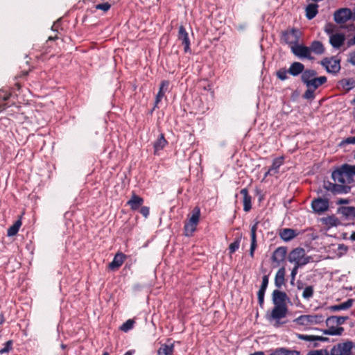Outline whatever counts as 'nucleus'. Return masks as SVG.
Instances as JSON below:
<instances>
[{
    "instance_id": "obj_44",
    "label": "nucleus",
    "mask_w": 355,
    "mask_h": 355,
    "mask_svg": "<svg viewBox=\"0 0 355 355\" xmlns=\"http://www.w3.org/2000/svg\"><path fill=\"white\" fill-rule=\"evenodd\" d=\"M315 89L311 88H307L306 92L303 94V98L307 100H312L315 98L314 92Z\"/></svg>"
},
{
    "instance_id": "obj_14",
    "label": "nucleus",
    "mask_w": 355,
    "mask_h": 355,
    "mask_svg": "<svg viewBox=\"0 0 355 355\" xmlns=\"http://www.w3.org/2000/svg\"><path fill=\"white\" fill-rule=\"evenodd\" d=\"M345 40V35L343 33L331 34L329 36V43L334 49H340Z\"/></svg>"
},
{
    "instance_id": "obj_17",
    "label": "nucleus",
    "mask_w": 355,
    "mask_h": 355,
    "mask_svg": "<svg viewBox=\"0 0 355 355\" xmlns=\"http://www.w3.org/2000/svg\"><path fill=\"white\" fill-rule=\"evenodd\" d=\"M126 256L122 252H117L113 260L109 263L108 268L111 270L118 269L123 263Z\"/></svg>"
},
{
    "instance_id": "obj_31",
    "label": "nucleus",
    "mask_w": 355,
    "mask_h": 355,
    "mask_svg": "<svg viewBox=\"0 0 355 355\" xmlns=\"http://www.w3.org/2000/svg\"><path fill=\"white\" fill-rule=\"evenodd\" d=\"M317 76L316 71L313 69H306L301 75V80L304 84L308 83L311 79L315 78Z\"/></svg>"
},
{
    "instance_id": "obj_4",
    "label": "nucleus",
    "mask_w": 355,
    "mask_h": 355,
    "mask_svg": "<svg viewBox=\"0 0 355 355\" xmlns=\"http://www.w3.org/2000/svg\"><path fill=\"white\" fill-rule=\"evenodd\" d=\"M320 64L330 73H337L340 70V59L336 56L324 58L320 61Z\"/></svg>"
},
{
    "instance_id": "obj_57",
    "label": "nucleus",
    "mask_w": 355,
    "mask_h": 355,
    "mask_svg": "<svg viewBox=\"0 0 355 355\" xmlns=\"http://www.w3.org/2000/svg\"><path fill=\"white\" fill-rule=\"evenodd\" d=\"M345 143L350 144H355V137H348L345 140Z\"/></svg>"
},
{
    "instance_id": "obj_49",
    "label": "nucleus",
    "mask_w": 355,
    "mask_h": 355,
    "mask_svg": "<svg viewBox=\"0 0 355 355\" xmlns=\"http://www.w3.org/2000/svg\"><path fill=\"white\" fill-rule=\"evenodd\" d=\"M300 268H301V266L294 265V267L293 268L291 272V284H293L295 279V276L297 274L298 269Z\"/></svg>"
},
{
    "instance_id": "obj_59",
    "label": "nucleus",
    "mask_w": 355,
    "mask_h": 355,
    "mask_svg": "<svg viewBox=\"0 0 355 355\" xmlns=\"http://www.w3.org/2000/svg\"><path fill=\"white\" fill-rule=\"evenodd\" d=\"M266 291L259 289L257 293V297L258 298L264 297Z\"/></svg>"
},
{
    "instance_id": "obj_53",
    "label": "nucleus",
    "mask_w": 355,
    "mask_h": 355,
    "mask_svg": "<svg viewBox=\"0 0 355 355\" xmlns=\"http://www.w3.org/2000/svg\"><path fill=\"white\" fill-rule=\"evenodd\" d=\"M324 31L328 35H331V34H334V25L331 24H327L324 28Z\"/></svg>"
},
{
    "instance_id": "obj_56",
    "label": "nucleus",
    "mask_w": 355,
    "mask_h": 355,
    "mask_svg": "<svg viewBox=\"0 0 355 355\" xmlns=\"http://www.w3.org/2000/svg\"><path fill=\"white\" fill-rule=\"evenodd\" d=\"M348 168L351 173L352 178H354V175H355V165L352 166V165L348 164Z\"/></svg>"
},
{
    "instance_id": "obj_60",
    "label": "nucleus",
    "mask_w": 355,
    "mask_h": 355,
    "mask_svg": "<svg viewBox=\"0 0 355 355\" xmlns=\"http://www.w3.org/2000/svg\"><path fill=\"white\" fill-rule=\"evenodd\" d=\"M352 45H355V35L347 42L348 46H351Z\"/></svg>"
},
{
    "instance_id": "obj_33",
    "label": "nucleus",
    "mask_w": 355,
    "mask_h": 355,
    "mask_svg": "<svg viewBox=\"0 0 355 355\" xmlns=\"http://www.w3.org/2000/svg\"><path fill=\"white\" fill-rule=\"evenodd\" d=\"M166 144L167 141L165 139L164 135L161 134L153 145L155 154H156L159 150H162Z\"/></svg>"
},
{
    "instance_id": "obj_23",
    "label": "nucleus",
    "mask_w": 355,
    "mask_h": 355,
    "mask_svg": "<svg viewBox=\"0 0 355 355\" xmlns=\"http://www.w3.org/2000/svg\"><path fill=\"white\" fill-rule=\"evenodd\" d=\"M297 233L296 231L291 228H284L279 232L280 238L286 242L291 241L293 239L297 236Z\"/></svg>"
},
{
    "instance_id": "obj_47",
    "label": "nucleus",
    "mask_w": 355,
    "mask_h": 355,
    "mask_svg": "<svg viewBox=\"0 0 355 355\" xmlns=\"http://www.w3.org/2000/svg\"><path fill=\"white\" fill-rule=\"evenodd\" d=\"M306 355H330L327 349H318L309 352Z\"/></svg>"
},
{
    "instance_id": "obj_27",
    "label": "nucleus",
    "mask_w": 355,
    "mask_h": 355,
    "mask_svg": "<svg viewBox=\"0 0 355 355\" xmlns=\"http://www.w3.org/2000/svg\"><path fill=\"white\" fill-rule=\"evenodd\" d=\"M174 352V344H162L157 350V355H173Z\"/></svg>"
},
{
    "instance_id": "obj_3",
    "label": "nucleus",
    "mask_w": 355,
    "mask_h": 355,
    "mask_svg": "<svg viewBox=\"0 0 355 355\" xmlns=\"http://www.w3.org/2000/svg\"><path fill=\"white\" fill-rule=\"evenodd\" d=\"M330 199L329 194L324 193L322 196L314 198L311 203L313 211L317 214H322L329 209Z\"/></svg>"
},
{
    "instance_id": "obj_41",
    "label": "nucleus",
    "mask_w": 355,
    "mask_h": 355,
    "mask_svg": "<svg viewBox=\"0 0 355 355\" xmlns=\"http://www.w3.org/2000/svg\"><path fill=\"white\" fill-rule=\"evenodd\" d=\"M135 322L133 320L129 319L126 320L120 327V329L124 332H127L132 329L134 327Z\"/></svg>"
},
{
    "instance_id": "obj_39",
    "label": "nucleus",
    "mask_w": 355,
    "mask_h": 355,
    "mask_svg": "<svg viewBox=\"0 0 355 355\" xmlns=\"http://www.w3.org/2000/svg\"><path fill=\"white\" fill-rule=\"evenodd\" d=\"M241 241V236H240L236 238L234 241L229 245L228 250L230 254L234 253L239 248Z\"/></svg>"
},
{
    "instance_id": "obj_37",
    "label": "nucleus",
    "mask_w": 355,
    "mask_h": 355,
    "mask_svg": "<svg viewBox=\"0 0 355 355\" xmlns=\"http://www.w3.org/2000/svg\"><path fill=\"white\" fill-rule=\"evenodd\" d=\"M283 163L284 158L282 157H277L273 159L272 164L270 168L275 173V174H277L279 172V167L283 164Z\"/></svg>"
},
{
    "instance_id": "obj_61",
    "label": "nucleus",
    "mask_w": 355,
    "mask_h": 355,
    "mask_svg": "<svg viewBox=\"0 0 355 355\" xmlns=\"http://www.w3.org/2000/svg\"><path fill=\"white\" fill-rule=\"evenodd\" d=\"M275 173L269 168L268 170L265 173L264 178H266L268 175H274Z\"/></svg>"
},
{
    "instance_id": "obj_63",
    "label": "nucleus",
    "mask_w": 355,
    "mask_h": 355,
    "mask_svg": "<svg viewBox=\"0 0 355 355\" xmlns=\"http://www.w3.org/2000/svg\"><path fill=\"white\" fill-rule=\"evenodd\" d=\"M250 355H265V354L262 351H259V352H256L254 353L250 354Z\"/></svg>"
},
{
    "instance_id": "obj_2",
    "label": "nucleus",
    "mask_w": 355,
    "mask_h": 355,
    "mask_svg": "<svg viewBox=\"0 0 355 355\" xmlns=\"http://www.w3.org/2000/svg\"><path fill=\"white\" fill-rule=\"evenodd\" d=\"M288 260L290 263L301 267L313 261L312 257L307 256L305 250L300 247L294 248L288 253Z\"/></svg>"
},
{
    "instance_id": "obj_19",
    "label": "nucleus",
    "mask_w": 355,
    "mask_h": 355,
    "mask_svg": "<svg viewBox=\"0 0 355 355\" xmlns=\"http://www.w3.org/2000/svg\"><path fill=\"white\" fill-rule=\"evenodd\" d=\"M327 81V77L322 76L320 77H315L311 79L310 81H308V83L304 85L307 88H311L316 90L319 87L326 83Z\"/></svg>"
},
{
    "instance_id": "obj_51",
    "label": "nucleus",
    "mask_w": 355,
    "mask_h": 355,
    "mask_svg": "<svg viewBox=\"0 0 355 355\" xmlns=\"http://www.w3.org/2000/svg\"><path fill=\"white\" fill-rule=\"evenodd\" d=\"M139 212L141 213V214H142L143 216L147 218L150 214V209L148 207L141 206Z\"/></svg>"
},
{
    "instance_id": "obj_1",
    "label": "nucleus",
    "mask_w": 355,
    "mask_h": 355,
    "mask_svg": "<svg viewBox=\"0 0 355 355\" xmlns=\"http://www.w3.org/2000/svg\"><path fill=\"white\" fill-rule=\"evenodd\" d=\"M331 178L334 182H324V188L327 191L333 195L346 194L351 191L349 184L353 182L354 178H352L348 164H344L333 171Z\"/></svg>"
},
{
    "instance_id": "obj_36",
    "label": "nucleus",
    "mask_w": 355,
    "mask_h": 355,
    "mask_svg": "<svg viewBox=\"0 0 355 355\" xmlns=\"http://www.w3.org/2000/svg\"><path fill=\"white\" fill-rule=\"evenodd\" d=\"M198 224L193 223L188 221L185 223L184 227V234L187 236H192L193 233L196 231Z\"/></svg>"
},
{
    "instance_id": "obj_9",
    "label": "nucleus",
    "mask_w": 355,
    "mask_h": 355,
    "mask_svg": "<svg viewBox=\"0 0 355 355\" xmlns=\"http://www.w3.org/2000/svg\"><path fill=\"white\" fill-rule=\"evenodd\" d=\"M324 317L322 315H302L296 318L295 321L300 325L319 324L322 322Z\"/></svg>"
},
{
    "instance_id": "obj_12",
    "label": "nucleus",
    "mask_w": 355,
    "mask_h": 355,
    "mask_svg": "<svg viewBox=\"0 0 355 355\" xmlns=\"http://www.w3.org/2000/svg\"><path fill=\"white\" fill-rule=\"evenodd\" d=\"M336 213L346 220H355V207L340 206L337 208Z\"/></svg>"
},
{
    "instance_id": "obj_54",
    "label": "nucleus",
    "mask_w": 355,
    "mask_h": 355,
    "mask_svg": "<svg viewBox=\"0 0 355 355\" xmlns=\"http://www.w3.org/2000/svg\"><path fill=\"white\" fill-rule=\"evenodd\" d=\"M351 202V200L349 198H339L336 204L337 205H347Z\"/></svg>"
},
{
    "instance_id": "obj_34",
    "label": "nucleus",
    "mask_w": 355,
    "mask_h": 355,
    "mask_svg": "<svg viewBox=\"0 0 355 355\" xmlns=\"http://www.w3.org/2000/svg\"><path fill=\"white\" fill-rule=\"evenodd\" d=\"M21 224L22 223L20 218L16 220L15 223L8 229L7 236H13L16 235L19 232V230L21 226Z\"/></svg>"
},
{
    "instance_id": "obj_15",
    "label": "nucleus",
    "mask_w": 355,
    "mask_h": 355,
    "mask_svg": "<svg viewBox=\"0 0 355 355\" xmlns=\"http://www.w3.org/2000/svg\"><path fill=\"white\" fill-rule=\"evenodd\" d=\"M268 355H300V352L297 350L282 347L270 349Z\"/></svg>"
},
{
    "instance_id": "obj_16",
    "label": "nucleus",
    "mask_w": 355,
    "mask_h": 355,
    "mask_svg": "<svg viewBox=\"0 0 355 355\" xmlns=\"http://www.w3.org/2000/svg\"><path fill=\"white\" fill-rule=\"evenodd\" d=\"M272 302L275 305L286 304V301L288 300L287 295L285 292L279 289L274 290L272 294Z\"/></svg>"
},
{
    "instance_id": "obj_43",
    "label": "nucleus",
    "mask_w": 355,
    "mask_h": 355,
    "mask_svg": "<svg viewBox=\"0 0 355 355\" xmlns=\"http://www.w3.org/2000/svg\"><path fill=\"white\" fill-rule=\"evenodd\" d=\"M324 223L326 225L336 226L338 224L339 220L336 216H330L324 218Z\"/></svg>"
},
{
    "instance_id": "obj_10",
    "label": "nucleus",
    "mask_w": 355,
    "mask_h": 355,
    "mask_svg": "<svg viewBox=\"0 0 355 355\" xmlns=\"http://www.w3.org/2000/svg\"><path fill=\"white\" fill-rule=\"evenodd\" d=\"M287 247L280 246L278 247L272 253L271 260L273 263H276V266H278L285 261L287 254Z\"/></svg>"
},
{
    "instance_id": "obj_18",
    "label": "nucleus",
    "mask_w": 355,
    "mask_h": 355,
    "mask_svg": "<svg viewBox=\"0 0 355 355\" xmlns=\"http://www.w3.org/2000/svg\"><path fill=\"white\" fill-rule=\"evenodd\" d=\"M258 222H256L255 224H254L251 227L250 230V236H251V244H250V255L252 258L254 257V253L257 248V225Z\"/></svg>"
},
{
    "instance_id": "obj_11",
    "label": "nucleus",
    "mask_w": 355,
    "mask_h": 355,
    "mask_svg": "<svg viewBox=\"0 0 355 355\" xmlns=\"http://www.w3.org/2000/svg\"><path fill=\"white\" fill-rule=\"evenodd\" d=\"M178 38L180 41H181L182 44L184 46V51L185 53H191V43L189 34L182 25L179 27Z\"/></svg>"
},
{
    "instance_id": "obj_48",
    "label": "nucleus",
    "mask_w": 355,
    "mask_h": 355,
    "mask_svg": "<svg viewBox=\"0 0 355 355\" xmlns=\"http://www.w3.org/2000/svg\"><path fill=\"white\" fill-rule=\"evenodd\" d=\"M269 278L268 275H263L262 277V282L259 289L266 291L268 285Z\"/></svg>"
},
{
    "instance_id": "obj_21",
    "label": "nucleus",
    "mask_w": 355,
    "mask_h": 355,
    "mask_svg": "<svg viewBox=\"0 0 355 355\" xmlns=\"http://www.w3.org/2000/svg\"><path fill=\"white\" fill-rule=\"evenodd\" d=\"M285 274L286 269L284 266L277 270L275 277V285L277 288H281L285 284Z\"/></svg>"
},
{
    "instance_id": "obj_58",
    "label": "nucleus",
    "mask_w": 355,
    "mask_h": 355,
    "mask_svg": "<svg viewBox=\"0 0 355 355\" xmlns=\"http://www.w3.org/2000/svg\"><path fill=\"white\" fill-rule=\"evenodd\" d=\"M338 250H342L343 252H347V250H348V248L347 246H346L344 244H340L338 245Z\"/></svg>"
},
{
    "instance_id": "obj_7",
    "label": "nucleus",
    "mask_w": 355,
    "mask_h": 355,
    "mask_svg": "<svg viewBox=\"0 0 355 355\" xmlns=\"http://www.w3.org/2000/svg\"><path fill=\"white\" fill-rule=\"evenodd\" d=\"M288 312L286 304L275 305L271 313L267 315L268 320H275L279 323V320L285 318Z\"/></svg>"
},
{
    "instance_id": "obj_35",
    "label": "nucleus",
    "mask_w": 355,
    "mask_h": 355,
    "mask_svg": "<svg viewBox=\"0 0 355 355\" xmlns=\"http://www.w3.org/2000/svg\"><path fill=\"white\" fill-rule=\"evenodd\" d=\"M333 325L334 324L328 326L329 329L324 330L323 333L326 335H331V336L341 335L344 331V329L343 327H334Z\"/></svg>"
},
{
    "instance_id": "obj_42",
    "label": "nucleus",
    "mask_w": 355,
    "mask_h": 355,
    "mask_svg": "<svg viewBox=\"0 0 355 355\" xmlns=\"http://www.w3.org/2000/svg\"><path fill=\"white\" fill-rule=\"evenodd\" d=\"M288 73V69L287 70L285 67L281 68L276 71L277 77L281 80H285L288 78L287 73Z\"/></svg>"
},
{
    "instance_id": "obj_30",
    "label": "nucleus",
    "mask_w": 355,
    "mask_h": 355,
    "mask_svg": "<svg viewBox=\"0 0 355 355\" xmlns=\"http://www.w3.org/2000/svg\"><path fill=\"white\" fill-rule=\"evenodd\" d=\"M339 85L346 91L355 87V78H343L339 81Z\"/></svg>"
},
{
    "instance_id": "obj_45",
    "label": "nucleus",
    "mask_w": 355,
    "mask_h": 355,
    "mask_svg": "<svg viewBox=\"0 0 355 355\" xmlns=\"http://www.w3.org/2000/svg\"><path fill=\"white\" fill-rule=\"evenodd\" d=\"M12 340H8L4 343V346L0 349V354H3L10 352L12 349Z\"/></svg>"
},
{
    "instance_id": "obj_6",
    "label": "nucleus",
    "mask_w": 355,
    "mask_h": 355,
    "mask_svg": "<svg viewBox=\"0 0 355 355\" xmlns=\"http://www.w3.org/2000/svg\"><path fill=\"white\" fill-rule=\"evenodd\" d=\"M353 347L352 341L339 343L331 348L330 355H351Z\"/></svg>"
},
{
    "instance_id": "obj_38",
    "label": "nucleus",
    "mask_w": 355,
    "mask_h": 355,
    "mask_svg": "<svg viewBox=\"0 0 355 355\" xmlns=\"http://www.w3.org/2000/svg\"><path fill=\"white\" fill-rule=\"evenodd\" d=\"M200 216V208L198 207H196L193 208V209L192 211V215H191V218H189V221H190L193 223L198 224L199 222Z\"/></svg>"
},
{
    "instance_id": "obj_5",
    "label": "nucleus",
    "mask_w": 355,
    "mask_h": 355,
    "mask_svg": "<svg viewBox=\"0 0 355 355\" xmlns=\"http://www.w3.org/2000/svg\"><path fill=\"white\" fill-rule=\"evenodd\" d=\"M301 32L295 28L284 31L282 34V40L288 44H296L299 42Z\"/></svg>"
},
{
    "instance_id": "obj_46",
    "label": "nucleus",
    "mask_w": 355,
    "mask_h": 355,
    "mask_svg": "<svg viewBox=\"0 0 355 355\" xmlns=\"http://www.w3.org/2000/svg\"><path fill=\"white\" fill-rule=\"evenodd\" d=\"M111 8V4L108 2H105L103 3H99L95 6V8L97 10H101L103 12L108 11Z\"/></svg>"
},
{
    "instance_id": "obj_29",
    "label": "nucleus",
    "mask_w": 355,
    "mask_h": 355,
    "mask_svg": "<svg viewBox=\"0 0 355 355\" xmlns=\"http://www.w3.org/2000/svg\"><path fill=\"white\" fill-rule=\"evenodd\" d=\"M318 6L315 3H310L306 7V17L308 19H313L318 12Z\"/></svg>"
},
{
    "instance_id": "obj_40",
    "label": "nucleus",
    "mask_w": 355,
    "mask_h": 355,
    "mask_svg": "<svg viewBox=\"0 0 355 355\" xmlns=\"http://www.w3.org/2000/svg\"><path fill=\"white\" fill-rule=\"evenodd\" d=\"M314 288L313 286H306L302 293V297L306 300H309L313 296Z\"/></svg>"
},
{
    "instance_id": "obj_50",
    "label": "nucleus",
    "mask_w": 355,
    "mask_h": 355,
    "mask_svg": "<svg viewBox=\"0 0 355 355\" xmlns=\"http://www.w3.org/2000/svg\"><path fill=\"white\" fill-rule=\"evenodd\" d=\"M297 338L305 341H313V335L297 334Z\"/></svg>"
},
{
    "instance_id": "obj_13",
    "label": "nucleus",
    "mask_w": 355,
    "mask_h": 355,
    "mask_svg": "<svg viewBox=\"0 0 355 355\" xmlns=\"http://www.w3.org/2000/svg\"><path fill=\"white\" fill-rule=\"evenodd\" d=\"M293 53L300 58H305L309 60H312L313 58L311 56L310 48L303 45H297L292 47Z\"/></svg>"
},
{
    "instance_id": "obj_22",
    "label": "nucleus",
    "mask_w": 355,
    "mask_h": 355,
    "mask_svg": "<svg viewBox=\"0 0 355 355\" xmlns=\"http://www.w3.org/2000/svg\"><path fill=\"white\" fill-rule=\"evenodd\" d=\"M240 193L243 196V210L248 212L252 209V197L249 195L246 188L242 189Z\"/></svg>"
},
{
    "instance_id": "obj_24",
    "label": "nucleus",
    "mask_w": 355,
    "mask_h": 355,
    "mask_svg": "<svg viewBox=\"0 0 355 355\" xmlns=\"http://www.w3.org/2000/svg\"><path fill=\"white\" fill-rule=\"evenodd\" d=\"M304 71V65L302 63L294 62L288 69V73L293 76H297L300 73L302 74Z\"/></svg>"
},
{
    "instance_id": "obj_52",
    "label": "nucleus",
    "mask_w": 355,
    "mask_h": 355,
    "mask_svg": "<svg viewBox=\"0 0 355 355\" xmlns=\"http://www.w3.org/2000/svg\"><path fill=\"white\" fill-rule=\"evenodd\" d=\"M347 62L352 65L355 66V51L349 53Z\"/></svg>"
},
{
    "instance_id": "obj_25",
    "label": "nucleus",
    "mask_w": 355,
    "mask_h": 355,
    "mask_svg": "<svg viewBox=\"0 0 355 355\" xmlns=\"http://www.w3.org/2000/svg\"><path fill=\"white\" fill-rule=\"evenodd\" d=\"M168 85H169L168 81H167V80L162 81L160 86H159V92L156 95L155 107L157 106V105L161 101L162 98L164 97L165 92L168 89Z\"/></svg>"
},
{
    "instance_id": "obj_55",
    "label": "nucleus",
    "mask_w": 355,
    "mask_h": 355,
    "mask_svg": "<svg viewBox=\"0 0 355 355\" xmlns=\"http://www.w3.org/2000/svg\"><path fill=\"white\" fill-rule=\"evenodd\" d=\"M329 340L327 337H323L320 336H313V341H327Z\"/></svg>"
},
{
    "instance_id": "obj_28",
    "label": "nucleus",
    "mask_w": 355,
    "mask_h": 355,
    "mask_svg": "<svg viewBox=\"0 0 355 355\" xmlns=\"http://www.w3.org/2000/svg\"><path fill=\"white\" fill-rule=\"evenodd\" d=\"M348 316H331L329 317L326 320V324L327 326H330L331 324H343L347 320H348Z\"/></svg>"
},
{
    "instance_id": "obj_8",
    "label": "nucleus",
    "mask_w": 355,
    "mask_h": 355,
    "mask_svg": "<svg viewBox=\"0 0 355 355\" xmlns=\"http://www.w3.org/2000/svg\"><path fill=\"white\" fill-rule=\"evenodd\" d=\"M352 17V12L347 8H339L334 13V19L338 24L346 23Z\"/></svg>"
},
{
    "instance_id": "obj_32",
    "label": "nucleus",
    "mask_w": 355,
    "mask_h": 355,
    "mask_svg": "<svg viewBox=\"0 0 355 355\" xmlns=\"http://www.w3.org/2000/svg\"><path fill=\"white\" fill-rule=\"evenodd\" d=\"M354 300L352 299H348L347 301L331 306V310L334 311L346 310L349 309L353 304Z\"/></svg>"
},
{
    "instance_id": "obj_64",
    "label": "nucleus",
    "mask_w": 355,
    "mask_h": 355,
    "mask_svg": "<svg viewBox=\"0 0 355 355\" xmlns=\"http://www.w3.org/2000/svg\"><path fill=\"white\" fill-rule=\"evenodd\" d=\"M135 351L134 349L127 351L123 355H132Z\"/></svg>"
},
{
    "instance_id": "obj_62",
    "label": "nucleus",
    "mask_w": 355,
    "mask_h": 355,
    "mask_svg": "<svg viewBox=\"0 0 355 355\" xmlns=\"http://www.w3.org/2000/svg\"><path fill=\"white\" fill-rule=\"evenodd\" d=\"M297 288L298 290H301L303 288V283L301 281H297Z\"/></svg>"
},
{
    "instance_id": "obj_26",
    "label": "nucleus",
    "mask_w": 355,
    "mask_h": 355,
    "mask_svg": "<svg viewBox=\"0 0 355 355\" xmlns=\"http://www.w3.org/2000/svg\"><path fill=\"white\" fill-rule=\"evenodd\" d=\"M309 48L310 53L313 52L316 55H322L324 53L325 51L323 44L318 40L312 42Z\"/></svg>"
},
{
    "instance_id": "obj_20",
    "label": "nucleus",
    "mask_w": 355,
    "mask_h": 355,
    "mask_svg": "<svg viewBox=\"0 0 355 355\" xmlns=\"http://www.w3.org/2000/svg\"><path fill=\"white\" fill-rule=\"evenodd\" d=\"M143 203L144 199L135 193H133L130 199L127 202V204L130 206L132 210L138 209L141 207Z\"/></svg>"
}]
</instances>
